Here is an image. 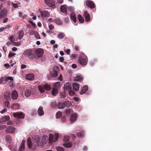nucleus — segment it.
<instances>
[{
  "instance_id": "obj_30",
  "label": "nucleus",
  "mask_w": 151,
  "mask_h": 151,
  "mask_svg": "<svg viewBox=\"0 0 151 151\" xmlns=\"http://www.w3.org/2000/svg\"><path fill=\"white\" fill-rule=\"evenodd\" d=\"M60 87V82H58L55 83L53 86V88H56L58 90Z\"/></svg>"
},
{
  "instance_id": "obj_38",
  "label": "nucleus",
  "mask_w": 151,
  "mask_h": 151,
  "mask_svg": "<svg viewBox=\"0 0 151 151\" xmlns=\"http://www.w3.org/2000/svg\"><path fill=\"white\" fill-rule=\"evenodd\" d=\"M64 102V104H65V107H68L72 105V103L70 101H66Z\"/></svg>"
},
{
  "instance_id": "obj_34",
  "label": "nucleus",
  "mask_w": 151,
  "mask_h": 151,
  "mask_svg": "<svg viewBox=\"0 0 151 151\" xmlns=\"http://www.w3.org/2000/svg\"><path fill=\"white\" fill-rule=\"evenodd\" d=\"M31 94V92L30 90L27 89L24 91V94L26 97H29Z\"/></svg>"
},
{
  "instance_id": "obj_3",
  "label": "nucleus",
  "mask_w": 151,
  "mask_h": 151,
  "mask_svg": "<svg viewBox=\"0 0 151 151\" xmlns=\"http://www.w3.org/2000/svg\"><path fill=\"white\" fill-rule=\"evenodd\" d=\"M87 61V57L84 54H82V56L80 57L79 59V63L82 65H85Z\"/></svg>"
},
{
  "instance_id": "obj_64",
  "label": "nucleus",
  "mask_w": 151,
  "mask_h": 151,
  "mask_svg": "<svg viewBox=\"0 0 151 151\" xmlns=\"http://www.w3.org/2000/svg\"><path fill=\"white\" fill-rule=\"evenodd\" d=\"M14 45L16 46H19L20 45V44L19 43H17V42H14Z\"/></svg>"
},
{
  "instance_id": "obj_25",
  "label": "nucleus",
  "mask_w": 151,
  "mask_h": 151,
  "mask_svg": "<svg viewBox=\"0 0 151 151\" xmlns=\"http://www.w3.org/2000/svg\"><path fill=\"white\" fill-rule=\"evenodd\" d=\"M12 98L14 100L16 99L18 97V93L17 92L15 91H14L12 93Z\"/></svg>"
},
{
  "instance_id": "obj_42",
  "label": "nucleus",
  "mask_w": 151,
  "mask_h": 151,
  "mask_svg": "<svg viewBox=\"0 0 151 151\" xmlns=\"http://www.w3.org/2000/svg\"><path fill=\"white\" fill-rule=\"evenodd\" d=\"M69 95L70 96H73L75 94V92L71 89V90L68 91Z\"/></svg>"
},
{
  "instance_id": "obj_54",
  "label": "nucleus",
  "mask_w": 151,
  "mask_h": 151,
  "mask_svg": "<svg viewBox=\"0 0 151 151\" xmlns=\"http://www.w3.org/2000/svg\"><path fill=\"white\" fill-rule=\"evenodd\" d=\"M55 22L56 24L59 25H61L62 24L61 22L59 20H56Z\"/></svg>"
},
{
  "instance_id": "obj_40",
  "label": "nucleus",
  "mask_w": 151,
  "mask_h": 151,
  "mask_svg": "<svg viewBox=\"0 0 151 151\" xmlns=\"http://www.w3.org/2000/svg\"><path fill=\"white\" fill-rule=\"evenodd\" d=\"M56 118L59 119L62 116V114L61 112H58L56 113Z\"/></svg>"
},
{
  "instance_id": "obj_20",
  "label": "nucleus",
  "mask_w": 151,
  "mask_h": 151,
  "mask_svg": "<svg viewBox=\"0 0 151 151\" xmlns=\"http://www.w3.org/2000/svg\"><path fill=\"white\" fill-rule=\"evenodd\" d=\"M26 78L27 80L32 81L34 79V76L33 74H29L27 75Z\"/></svg>"
},
{
  "instance_id": "obj_32",
  "label": "nucleus",
  "mask_w": 151,
  "mask_h": 151,
  "mask_svg": "<svg viewBox=\"0 0 151 151\" xmlns=\"http://www.w3.org/2000/svg\"><path fill=\"white\" fill-rule=\"evenodd\" d=\"M78 18L80 23H83L84 22V18L80 14L78 15Z\"/></svg>"
},
{
  "instance_id": "obj_14",
  "label": "nucleus",
  "mask_w": 151,
  "mask_h": 151,
  "mask_svg": "<svg viewBox=\"0 0 151 151\" xmlns=\"http://www.w3.org/2000/svg\"><path fill=\"white\" fill-rule=\"evenodd\" d=\"M10 92L9 91L5 92L4 93V96L5 99L7 100L10 99Z\"/></svg>"
},
{
  "instance_id": "obj_26",
  "label": "nucleus",
  "mask_w": 151,
  "mask_h": 151,
  "mask_svg": "<svg viewBox=\"0 0 151 151\" xmlns=\"http://www.w3.org/2000/svg\"><path fill=\"white\" fill-rule=\"evenodd\" d=\"M65 104L64 102H60L58 105V107L60 109H63L65 107Z\"/></svg>"
},
{
  "instance_id": "obj_17",
  "label": "nucleus",
  "mask_w": 151,
  "mask_h": 151,
  "mask_svg": "<svg viewBox=\"0 0 151 151\" xmlns=\"http://www.w3.org/2000/svg\"><path fill=\"white\" fill-rule=\"evenodd\" d=\"M66 7L67 6L66 5H64L61 6L60 8L61 12L65 14H66L67 13Z\"/></svg>"
},
{
  "instance_id": "obj_35",
  "label": "nucleus",
  "mask_w": 151,
  "mask_h": 151,
  "mask_svg": "<svg viewBox=\"0 0 151 151\" xmlns=\"http://www.w3.org/2000/svg\"><path fill=\"white\" fill-rule=\"evenodd\" d=\"M12 107L14 109H19L20 108V106L17 104H13Z\"/></svg>"
},
{
  "instance_id": "obj_13",
  "label": "nucleus",
  "mask_w": 151,
  "mask_h": 151,
  "mask_svg": "<svg viewBox=\"0 0 151 151\" xmlns=\"http://www.w3.org/2000/svg\"><path fill=\"white\" fill-rule=\"evenodd\" d=\"M86 4L88 7L91 8H93L94 7V4L93 2L89 0H88L86 1Z\"/></svg>"
},
{
  "instance_id": "obj_43",
  "label": "nucleus",
  "mask_w": 151,
  "mask_h": 151,
  "mask_svg": "<svg viewBox=\"0 0 151 151\" xmlns=\"http://www.w3.org/2000/svg\"><path fill=\"white\" fill-rule=\"evenodd\" d=\"M61 97L63 98H64L66 97V95L65 91L62 92L60 93Z\"/></svg>"
},
{
  "instance_id": "obj_22",
  "label": "nucleus",
  "mask_w": 151,
  "mask_h": 151,
  "mask_svg": "<svg viewBox=\"0 0 151 151\" xmlns=\"http://www.w3.org/2000/svg\"><path fill=\"white\" fill-rule=\"evenodd\" d=\"M76 15L73 12H72L70 15V18L74 23L76 22Z\"/></svg>"
},
{
  "instance_id": "obj_11",
  "label": "nucleus",
  "mask_w": 151,
  "mask_h": 151,
  "mask_svg": "<svg viewBox=\"0 0 151 151\" xmlns=\"http://www.w3.org/2000/svg\"><path fill=\"white\" fill-rule=\"evenodd\" d=\"M77 116L76 113H73L71 115L70 118V121L71 122L76 121L77 119Z\"/></svg>"
},
{
  "instance_id": "obj_51",
  "label": "nucleus",
  "mask_w": 151,
  "mask_h": 151,
  "mask_svg": "<svg viewBox=\"0 0 151 151\" xmlns=\"http://www.w3.org/2000/svg\"><path fill=\"white\" fill-rule=\"evenodd\" d=\"M13 78L12 77L8 76L5 78V81H6L7 80H9L10 81H12L13 80Z\"/></svg>"
},
{
  "instance_id": "obj_36",
  "label": "nucleus",
  "mask_w": 151,
  "mask_h": 151,
  "mask_svg": "<svg viewBox=\"0 0 151 151\" xmlns=\"http://www.w3.org/2000/svg\"><path fill=\"white\" fill-rule=\"evenodd\" d=\"M70 137L67 135H65L64 137V142H66L69 140Z\"/></svg>"
},
{
  "instance_id": "obj_59",
  "label": "nucleus",
  "mask_w": 151,
  "mask_h": 151,
  "mask_svg": "<svg viewBox=\"0 0 151 151\" xmlns=\"http://www.w3.org/2000/svg\"><path fill=\"white\" fill-rule=\"evenodd\" d=\"M13 124V122L11 121H9L7 123V124L9 125H11L12 124Z\"/></svg>"
},
{
  "instance_id": "obj_47",
  "label": "nucleus",
  "mask_w": 151,
  "mask_h": 151,
  "mask_svg": "<svg viewBox=\"0 0 151 151\" xmlns=\"http://www.w3.org/2000/svg\"><path fill=\"white\" fill-rule=\"evenodd\" d=\"M38 88L40 92L41 93H43L44 92V89L43 87L39 86L38 87Z\"/></svg>"
},
{
  "instance_id": "obj_9",
  "label": "nucleus",
  "mask_w": 151,
  "mask_h": 151,
  "mask_svg": "<svg viewBox=\"0 0 151 151\" xmlns=\"http://www.w3.org/2000/svg\"><path fill=\"white\" fill-rule=\"evenodd\" d=\"M45 2L50 7H54L55 6V3L53 0H45Z\"/></svg>"
},
{
  "instance_id": "obj_8",
  "label": "nucleus",
  "mask_w": 151,
  "mask_h": 151,
  "mask_svg": "<svg viewBox=\"0 0 151 151\" xmlns=\"http://www.w3.org/2000/svg\"><path fill=\"white\" fill-rule=\"evenodd\" d=\"M13 115L14 117L17 118L23 119L24 117V114L22 112L14 113Z\"/></svg>"
},
{
  "instance_id": "obj_50",
  "label": "nucleus",
  "mask_w": 151,
  "mask_h": 151,
  "mask_svg": "<svg viewBox=\"0 0 151 151\" xmlns=\"http://www.w3.org/2000/svg\"><path fill=\"white\" fill-rule=\"evenodd\" d=\"M16 54L15 53L10 52L9 54L8 57L10 58L14 56Z\"/></svg>"
},
{
  "instance_id": "obj_12",
  "label": "nucleus",
  "mask_w": 151,
  "mask_h": 151,
  "mask_svg": "<svg viewBox=\"0 0 151 151\" xmlns=\"http://www.w3.org/2000/svg\"><path fill=\"white\" fill-rule=\"evenodd\" d=\"M10 119V117L8 115L6 116L2 117L0 119V122L1 123H3L4 122L8 121Z\"/></svg>"
},
{
  "instance_id": "obj_41",
  "label": "nucleus",
  "mask_w": 151,
  "mask_h": 151,
  "mask_svg": "<svg viewBox=\"0 0 151 151\" xmlns=\"http://www.w3.org/2000/svg\"><path fill=\"white\" fill-rule=\"evenodd\" d=\"M53 70L54 72L58 73L59 69L57 66H54L53 68Z\"/></svg>"
},
{
  "instance_id": "obj_63",
  "label": "nucleus",
  "mask_w": 151,
  "mask_h": 151,
  "mask_svg": "<svg viewBox=\"0 0 151 151\" xmlns=\"http://www.w3.org/2000/svg\"><path fill=\"white\" fill-rule=\"evenodd\" d=\"M7 109L6 108H5L3 109L1 111H0V112H1L2 114L5 112L7 111Z\"/></svg>"
},
{
  "instance_id": "obj_52",
  "label": "nucleus",
  "mask_w": 151,
  "mask_h": 151,
  "mask_svg": "<svg viewBox=\"0 0 151 151\" xmlns=\"http://www.w3.org/2000/svg\"><path fill=\"white\" fill-rule=\"evenodd\" d=\"M68 9L70 12H72L74 10V8L71 6H69L68 8Z\"/></svg>"
},
{
  "instance_id": "obj_21",
  "label": "nucleus",
  "mask_w": 151,
  "mask_h": 151,
  "mask_svg": "<svg viewBox=\"0 0 151 151\" xmlns=\"http://www.w3.org/2000/svg\"><path fill=\"white\" fill-rule=\"evenodd\" d=\"M88 89V87L87 85L84 86L82 87L81 91L80 92V94L81 95L84 93Z\"/></svg>"
},
{
  "instance_id": "obj_24",
  "label": "nucleus",
  "mask_w": 151,
  "mask_h": 151,
  "mask_svg": "<svg viewBox=\"0 0 151 151\" xmlns=\"http://www.w3.org/2000/svg\"><path fill=\"white\" fill-rule=\"evenodd\" d=\"M41 15L44 17H47L49 16L50 14L48 12L43 10L41 12Z\"/></svg>"
},
{
  "instance_id": "obj_16",
  "label": "nucleus",
  "mask_w": 151,
  "mask_h": 151,
  "mask_svg": "<svg viewBox=\"0 0 151 151\" xmlns=\"http://www.w3.org/2000/svg\"><path fill=\"white\" fill-rule=\"evenodd\" d=\"M83 80V77L81 75H77L74 77V81H81Z\"/></svg>"
},
{
  "instance_id": "obj_33",
  "label": "nucleus",
  "mask_w": 151,
  "mask_h": 151,
  "mask_svg": "<svg viewBox=\"0 0 151 151\" xmlns=\"http://www.w3.org/2000/svg\"><path fill=\"white\" fill-rule=\"evenodd\" d=\"M58 90L56 88H52V94L53 96H55L58 93Z\"/></svg>"
},
{
  "instance_id": "obj_55",
  "label": "nucleus",
  "mask_w": 151,
  "mask_h": 151,
  "mask_svg": "<svg viewBox=\"0 0 151 151\" xmlns=\"http://www.w3.org/2000/svg\"><path fill=\"white\" fill-rule=\"evenodd\" d=\"M35 37L37 39H40V37L39 34L37 33L35 35Z\"/></svg>"
},
{
  "instance_id": "obj_56",
  "label": "nucleus",
  "mask_w": 151,
  "mask_h": 151,
  "mask_svg": "<svg viewBox=\"0 0 151 151\" xmlns=\"http://www.w3.org/2000/svg\"><path fill=\"white\" fill-rule=\"evenodd\" d=\"M6 127V126L5 125H2L0 126V130H3L5 129Z\"/></svg>"
},
{
  "instance_id": "obj_27",
  "label": "nucleus",
  "mask_w": 151,
  "mask_h": 151,
  "mask_svg": "<svg viewBox=\"0 0 151 151\" xmlns=\"http://www.w3.org/2000/svg\"><path fill=\"white\" fill-rule=\"evenodd\" d=\"M37 112L39 115L41 116L44 114V112L42 107H39L38 110Z\"/></svg>"
},
{
  "instance_id": "obj_46",
  "label": "nucleus",
  "mask_w": 151,
  "mask_h": 151,
  "mask_svg": "<svg viewBox=\"0 0 151 151\" xmlns=\"http://www.w3.org/2000/svg\"><path fill=\"white\" fill-rule=\"evenodd\" d=\"M51 105L52 107L55 108L57 104L55 102L53 101L51 103Z\"/></svg>"
},
{
  "instance_id": "obj_62",
  "label": "nucleus",
  "mask_w": 151,
  "mask_h": 151,
  "mask_svg": "<svg viewBox=\"0 0 151 151\" xmlns=\"http://www.w3.org/2000/svg\"><path fill=\"white\" fill-rule=\"evenodd\" d=\"M64 60V58L63 57H60L59 58V61L61 62H63Z\"/></svg>"
},
{
  "instance_id": "obj_1",
  "label": "nucleus",
  "mask_w": 151,
  "mask_h": 151,
  "mask_svg": "<svg viewBox=\"0 0 151 151\" xmlns=\"http://www.w3.org/2000/svg\"><path fill=\"white\" fill-rule=\"evenodd\" d=\"M23 55L30 59H32L34 56L32 49H29L26 50L24 51Z\"/></svg>"
},
{
  "instance_id": "obj_15",
  "label": "nucleus",
  "mask_w": 151,
  "mask_h": 151,
  "mask_svg": "<svg viewBox=\"0 0 151 151\" xmlns=\"http://www.w3.org/2000/svg\"><path fill=\"white\" fill-rule=\"evenodd\" d=\"M49 139V135H43L42 136L41 141L43 143H45L48 141V140Z\"/></svg>"
},
{
  "instance_id": "obj_37",
  "label": "nucleus",
  "mask_w": 151,
  "mask_h": 151,
  "mask_svg": "<svg viewBox=\"0 0 151 151\" xmlns=\"http://www.w3.org/2000/svg\"><path fill=\"white\" fill-rule=\"evenodd\" d=\"M72 144L68 142L66 143H65L63 144V146L67 148H69L70 147L72 146Z\"/></svg>"
},
{
  "instance_id": "obj_29",
  "label": "nucleus",
  "mask_w": 151,
  "mask_h": 151,
  "mask_svg": "<svg viewBox=\"0 0 151 151\" xmlns=\"http://www.w3.org/2000/svg\"><path fill=\"white\" fill-rule=\"evenodd\" d=\"M65 115L67 116L69 114L71 115L73 114V111L70 109H67L65 111Z\"/></svg>"
},
{
  "instance_id": "obj_4",
  "label": "nucleus",
  "mask_w": 151,
  "mask_h": 151,
  "mask_svg": "<svg viewBox=\"0 0 151 151\" xmlns=\"http://www.w3.org/2000/svg\"><path fill=\"white\" fill-rule=\"evenodd\" d=\"M48 135H49V140L52 142H56L58 139V135L57 134H53L50 132L49 133H48Z\"/></svg>"
},
{
  "instance_id": "obj_23",
  "label": "nucleus",
  "mask_w": 151,
  "mask_h": 151,
  "mask_svg": "<svg viewBox=\"0 0 151 151\" xmlns=\"http://www.w3.org/2000/svg\"><path fill=\"white\" fill-rule=\"evenodd\" d=\"M73 86L74 89L76 91H78L79 88V84L76 83H73Z\"/></svg>"
},
{
  "instance_id": "obj_48",
  "label": "nucleus",
  "mask_w": 151,
  "mask_h": 151,
  "mask_svg": "<svg viewBox=\"0 0 151 151\" xmlns=\"http://www.w3.org/2000/svg\"><path fill=\"white\" fill-rule=\"evenodd\" d=\"M56 150L57 151H64L63 148L61 147H57Z\"/></svg>"
},
{
  "instance_id": "obj_31",
  "label": "nucleus",
  "mask_w": 151,
  "mask_h": 151,
  "mask_svg": "<svg viewBox=\"0 0 151 151\" xmlns=\"http://www.w3.org/2000/svg\"><path fill=\"white\" fill-rule=\"evenodd\" d=\"M24 35V32L23 30H21L19 31L18 33V38L20 40L23 37Z\"/></svg>"
},
{
  "instance_id": "obj_7",
  "label": "nucleus",
  "mask_w": 151,
  "mask_h": 151,
  "mask_svg": "<svg viewBox=\"0 0 151 151\" xmlns=\"http://www.w3.org/2000/svg\"><path fill=\"white\" fill-rule=\"evenodd\" d=\"M44 53L43 50L41 48L37 49L35 51V53L37 57H42Z\"/></svg>"
},
{
  "instance_id": "obj_61",
  "label": "nucleus",
  "mask_w": 151,
  "mask_h": 151,
  "mask_svg": "<svg viewBox=\"0 0 151 151\" xmlns=\"http://www.w3.org/2000/svg\"><path fill=\"white\" fill-rule=\"evenodd\" d=\"M12 6L14 8H16L18 7V5L17 4H13L12 5Z\"/></svg>"
},
{
  "instance_id": "obj_39",
  "label": "nucleus",
  "mask_w": 151,
  "mask_h": 151,
  "mask_svg": "<svg viewBox=\"0 0 151 151\" xmlns=\"http://www.w3.org/2000/svg\"><path fill=\"white\" fill-rule=\"evenodd\" d=\"M84 132L83 131H82L81 132H79L78 133H77V136L79 137L80 138L81 137H83L84 134Z\"/></svg>"
},
{
  "instance_id": "obj_60",
  "label": "nucleus",
  "mask_w": 151,
  "mask_h": 151,
  "mask_svg": "<svg viewBox=\"0 0 151 151\" xmlns=\"http://www.w3.org/2000/svg\"><path fill=\"white\" fill-rule=\"evenodd\" d=\"M10 42H11V43H12V42L13 41H14V39L13 37L12 36L10 37Z\"/></svg>"
},
{
  "instance_id": "obj_45",
  "label": "nucleus",
  "mask_w": 151,
  "mask_h": 151,
  "mask_svg": "<svg viewBox=\"0 0 151 151\" xmlns=\"http://www.w3.org/2000/svg\"><path fill=\"white\" fill-rule=\"evenodd\" d=\"M44 89H46L47 90H50L51 88L48 85L45 84L44 86Z\"/></svg>"
},
{
  "instance_id": "obj_5",
  "label": "nucleus",
  "mask_w": 151,
  "mask_h": 151,
  "mask_svg": "<svg viewBox=\"0 0 151 151\" xmlns=\"http://www.w3.org/2000/svg\"><path fill=\"white\" fill-rule=\"evenodd\" d=\"M17 128L12 126L9 127L5 130V131L7 133L12 134H16L17 132Z\"/></svg>"
},
{
  "instance_id": "obj_2",
  "label": "nucleus",
  "mask_w": 151,
  "mask_h": 151,
  "mask_svg": "<svg viewBox=\"0 0 151 151\" xmlns=\"http://www.w3.org/2000/svg\"><path fill=\"white\" fill-rule=\"evenodd\" d=\"M32 140L36 146H40L41 145L40 138L39 136H36L32 137Z\"/></svg>"
},
{
  "instance_id": "obj_28",
  "label": "nucleus",
  "mask_w": 151,
  "mask_h": 151,
  "mask_svg": "<svg viewBox=\"0 0 151 151\" xmlns=\"http://www.w3.org/2000/svg\"><path fill=\"white\" fill-rule=\"evenodd\" d=\"M5 140L8 143H10L12 141L11 137L9 135H6L5 136Z\"/></svg>"
},
{
  "instance_id": "obj_58",
  "label": "nucleus",
  "mask_w": 151,
  "mask_h": 151,
  "mask_svg": "<svg viewBox=\"0 0 151 151\" xmlns=\"http://www.w3.org/2000/svg\"><path fill=\"white\" fill-rule=\"evenodd\" d=\"M49 28L50 30H52L54 28V26L52 24H50L49 26Z\"/></svg>"
},
{
  "instance_id": "obj_49",
  "label": "nucleus",
  "mask_w": 151,
  "mask_h": 151,
  "mask_svg": "<svg viewBox=\"0 0 151 151\" xmlns=\"http://www.w3.org/2000/svg\"><path fill=\"white\" fill-rule=\"evenodd\" d=\"M58 37L60 39H63L64 37L63 34L60 33L58 35Z\"/></svg>"
},
{
  "instance_id": "obj_44",
  "label": "nucleus",
  "mask_w": 151,
  "mask_h": 151,
  "mask_svg": "<svg viewBox=\"0 0 151 151\" xmlns=\"http://www.w3.org/2000/svg\"><path fill=\"white\" fill-rule=\"evenodd\" d=\"M51 75L52 77H56L58 76V73L55 72H53L51 73Z\"/></svg>"
},
{
  "instance_id": "obj_53",
  "label": "nucleus",
  "mask_w": 151,
  "mask_h": 151,
  "mask_svg": "<svg viewBox=\"0 0 151 151\" xmlns=\"http://www.w3.org/2000/svg\"><path fill=\"white\" fill-rule=\"evenodd\" d=\"M76 57V55L75 54H72L70 56V58L72 60H73Z\"/></svg>"
},
{
  "instance_id": "obj_18",
  "label": "nucleus",
  "mask_w": 151,
  "mask_h": 151,
  "mask_svg": "<svg viewBox=\"0 0 151 151\" xmlns=\"http://www.w3.org/2000/svg\"><path fill=\"white\" fill-rule=\"evenodd\" d=\"M84 17L86 21V22H89L90 21V18L89 14L88 13L87 11H85L84 12Z\"/></svg>"
},
{
  "instance_id": "obj_57",
  "label": "nucleus",
  "mask_w": 151,
  "mask_h": 151,
  "mask_svg": "<svg viewBox=\"0 0 151 151\" xmlns=\"http://www.w3.org/2000/svg\"><path fill=\"white\" fill-rule=\"evenodd\" d=\"M70 49H67L66 51H65V52L68 55H69L70 54Z\"/></svg>"
},
{
  "instance_id": "obj_6",
  "label": "nucleus",
  "mask_w": 151,
  "mask_h": 151,
  "mask_svg": "<svg viewBox=\"0 0 151 151\" xmlns=\"http://www.w3.org/2000/svg\"><path fill=\"white\" fill-rule=\"evenodd\" d=\"M27 144L29 149L35 148L36 147L35 144L32 143L30 138L29 137L27 139Z\"/></svg>"
},
{
  "instance_id": "obj_19",
  "label": "nucleus",
  "mask_w": 151,
  "mask_h": 151,
  "mask_svg": "<svg viewBox=\"0 0 151 151\" xmlns=\"http://www.w3.org/2000/svg\"><path fill=\"white\" fill-rule=\"evenodd\" d=\"M64 88L65 90L66 91H69L72 89L70 85L68 83H65L64 85Z\"/></svg>"
},
{
  "instance_id": "obj_10",
  "label": "nucleus",
  "mask_w": 151,
  "mask_h": 151,
  "mask_svg": "<svg viewBox=\"0 0 151 151\" xmlns=\"http://www.w3.org/2000/svg\"><path fill=\"white\" fill-rule=\"evenodd\" d=\"M25 141L23 139L20 144L19 147V151H24L25 149Z\"/></svg>"
}]
</instances>
